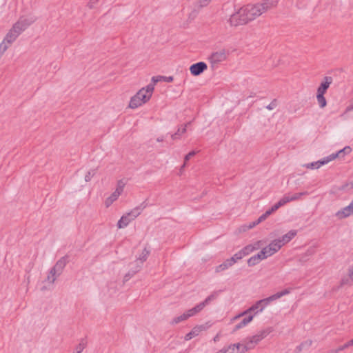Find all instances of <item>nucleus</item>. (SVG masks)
I'll return each instance as SVG.
<instances>
[{"label": "nucleus", "instance_id": "nucleus-22", "mask_svg": "<svg viewBox=\"0 0 353 353\" xmlns=\"http://www.w3.org/2000/svg\"><path fill=\"white\" fill-rule=\"evenodd\" d=\"M121 194L119 192L114 191L107 199L105 200L106 207H109L114 201H116Z\"/></svg>", "mask_w": 353, "mask_h": 353}, {"label": "nucleus", "instance_id": "nucleus-36", "mask_svg": "<svg viewBox=\"0 0 353 353\" xmlns=\"http://www.w3.org/2000/svg\"><path fill=\"white\" fill-rule=\"evenodd\" d=\"M272 332V329L270 327L267 328L265 330H263L260 332H259L257 334L259 335L262 339L265 338L270 332Z\"/></svg>", "mask_w": 353, "mask_h": 353}, {"label": "nucleus", "instance_id": "nucleus-25", "mask_svg": "<svg viewBox=\"0 0 353 353\" xmlns=\"http://www.w3.org/2000/svg\"><path fill=\"white\" fill-rule=\"evenodd\" d=\"M217 296V293L214 292L211 295L208 296L203 302L199 303L201 305L202 309H203L207 305H208L212 301L214 300Z\"/></svg>", "mask_w": 353, "mask_h": 353}, {"label": "nucleus", "instance_id": "nucleus-48", "mask_svg": "<svg viewBox=\"0 0 353 353\" xmlns=\"http://www.w3.org/2000/svg\"><path fill=\"white\" fill-rule=\"evenodd\" d=\"M161 79H163L162 76H155L152 78V83L150 84H154L159 81H161Z\"/></svg>", "mask_w": 353, "mask_h": 353}, {"label": "nucleus", "instance_id": "nucleus-56", "mask_svg": "<svg viewBox=\"0 0 353 353\" xmlns=\"http://www.w3.org/2000/svg\"><path fill=\"white\" fill-rule=\"evenodd\" d=\"M179 136L180 134L176 132V133L171 135V138L174 140L179 139Z\"/></svg>", "mask_w": 353, "mask_h": 353}, {"label": "nucleus", "instance_id": "nucleus-41", "mask_svg": "<svg viewBox=\"0 0 353 353\" xmlns=\"http://www.w3.org/2000/svg\"><path fill=\"white\" fill-rule=\"evenodd\" d=\"M243 257H244V255H243L241 250H240L239 252L234 254V256H232L230 259H233L234 260L235 263L237 261L241 260Z\"/></svg>", "mask_w": 353, "mask_h": 353}, {"label": "nucleus", "instance_id": "nucleus-54", "mask_svg": "<svg viewBox=\"0 0 353 353\" xmlns=\"http://www.w3.org/2000/svg\"><path fill=\"white\" fill-rule=\"evenodd\" d=\"M163 79H161V81H164L166 82H172L173 81L172 77H165L162 76Z\"/></svg>", "mask_w": 353, "mask_h": 353}, {"label": "nucleus", "instance_id": "nucleus-43", "mask_svg": "<svg viewBox=\"0 0 353 353\" xmlns=\"http://www.w3.org/2000/svg\"><path fill=\"white\" fill-rule=\"evenodd\" d=\"M224 349L227 350V352L230 351V353H239L238 349L234 344H232L229 345L228 348Z\"/></svg>", "mask_w": 353, "mask_h": 353}, {"label": "nucleus", "instance_id": "nucleus-5", "mask_svg": "<svg viewBox=\"0 0 353 353\" xmlns=\"http://www.w3.org/2000/svg\"><path fill=\"white\" fill-rule=\"evenodd\" d=\"M228 55V52L225 49H220L212 52L208 59L212 65H215L225 61L227 59Z\"/></svg>", "mask_w": 353, "mask_h": 353}, {"label": "nucleus", "instance_id": "nucleus-52", "mask_svg": "<svg viewBox=\"0 0 353 353\" xmlns=\"http://www.w3.org/2000/svg\"><path fill=\"white\" fill-rule=\"evenodd\" d=\"M268 216L264 213L261 216H259V218L257 219V223H261L262 221H263L264 220H265L267 219Z\"/></svg>", "mask_w": 353, "mask_h": 353}, {"label": "nucleus", "instance_id": "nucleus-51", "mask_svg": "<svg viewBox=\"0 0 353 353\" xmlns=\"http://www.w3.org/2000/svg\"><path fill=\"white\" fill-rule=\"evenodd\" d=\"M261 243V241H258L255 242L254 244H252L254 251L259 250L260 248Z\"/></svg>", "mask_w": 353, "mask_h": 353}, {"label": "nucleus", "instance_id": "nucleus-4", "mask_svg": "<svg viewBox=\"0 0 353 353\" xmlns=\"http://www.w3.org/2000/svg\"><path fill=\"white\" fill-rule=\"evenodd\" d=\"M272 302V301L270 296L265 299H261L256 301L253 305L250 307L246 310L234 316V320H236L241 316L248 315V314H251L252 312L254 313L252 315L255 316L257 314L262 312L263 310Z\"/></svg>", "mask_w": 353, "mask_h": 353}, {"label": "nucleus", "instance_id": "nucleus-1", "mask_svg": "<svg viewBox=\"0 0 353 353\" xmlns=\"http://www.w3.org/2000/svg\"><path fill=\"white\" fill-rule=\"evenodd\" d=\"M261 6L259 3L243 6L232 14L228 21L231 26L246 24L263 13V7Z\"/></svg>", "mask_w": 353, "mask_h": 353}, {"label": "nucleus", "instance_id": "nucleus-32", "mask_svg": "<svg viewBox=\"0 0 353 353\" xmlns=\"http://www.w3.org/2000/svg\"><path fill=\"white\" fill-rule=\"evenodd\" d=\"M186 319H188L187 316H186L185 314L183 313V314H181V315H180V316H179L177 317L174 318L172 319V321L170 322V323L172 325H175V324H177V323H180L181 321H185Z\"/></svg>", "mask_w": 353, "mask_h": 353}, {"label": "nucleus", "instance_id": "nucleus-14", "mask_svg": "<svg viewBox=\"0 0 353 353\" xmlns=\"http://www.w3.org/2000/svg\"><path fill=\"white\" fill-rule=\"evenodd\" d=\"M279 0H262L259 3L261 7H263V13L275 8L278 4Z\"/></svg>", "mask_w": 353, "mask_h": 353}, {"label": "nucleus", "instance_id": "nucleus-64", "mask_svg": "<svg viewBox=\"0 0 353 353\" xmlns=\"http://www.w3.org/2000/svg\"><path fill=\"white\" fill-rule=\"evenodd\" d=\"M88 6L90 7V8H93V5H92V3H88Z\"/></svg>", "mask_w": 353, "mask_h": 353}, {"label": "nucleus", "instance_id": "nucleus-50", "mask_svg": "<svg viewBox=\"0 0 353 353\" xmlns=\"http://www.w3.org/2000/svg\"><path fill=\"white\" fill-rule=\"evenodd\" d=\"M347 347H348V345H347V344L346 343L343 345H341L339 347H338L337 349L334 350V353H339L340 351H342V350H345Z\"/></svg>", "mask_w": 353, "mask_h": 353}, {"label": "nucleus", "instance_id": "nucleus-63", "mask_svg": "<svg viewBox=\"0 0 353 353\" xmlns=\"http://www.w3.org/2000/svg\"><path fill=\"white\" fill-rule=\"evenodd\" d=\"M348 347L353 345V339L347 343Z\"/></svg>", "mask_w": 353, "mask_h": 353}, {"label": "nucleus", "instance_id": "nucleus-58", "mask_svg": "<svg viewBox=\"0 0 353 353\" xmlns=\"http://www.w3.org/2000/svg\"><path fill=\"white\" fill-rule=\"evenodd\" d=\"M259 223H257V220H256V221H254V222H252V223L250 224L249 228L251 229V228H252L253 227H254L255 225H256Z\"/></svg>", "mask_w": 353, "mask_h": 353}, {"label": "nucleus", "instance_id": "nucleus-2", "mask_svg": "<svg viewBox=\"0 0 353 353\" xmlns=\"http://www.w3.org/2000/svg\"><path fill=\"white\" fill-rule=\"evenodd\" d=\"M36 20L37 17L33 15L20 17L7 33L6 41L9 43H13L17 38L30 26L34 23Z\"/></svg>", "mask_w": 353, "mask_h": 353}, {"label": "nucleus", "instance_id": "nucleus-21", "mask_svg": "<svg viewBox=\"0 0 353 353\" xmlns=\"http://www.w3.org/2000/svg\"><path fill=\"white\" fill-rule=\"evenodd\" d=\"M149 254H150V250L145 248L137 261V265H140L141 266V265L143 263V262L145 261L146 259H148Z\"/></svg>", "mask_w": 353, "mask_h": 353}, {"label": "nucleus", "instance_id": "nucleus-24", "mask_svg": "<svg viewBox=\"0 0 353 353\" xmlns=\"http://www.w3.org/2000/svg\"><path fill=\"white\" fill-rule=\"evenodd\" d=\"M246 346L248 350L253 349L257 344L256 341L253 340L252 337L245 339L242 341Z\"/></svg>", "mask_w": 353, "mask_h": 353}, {"label": "nucleus", "instance_id": "nucleus-23", "mask_svg": "<svg viewBox=\"0 0 353 353\" xmlns=\"http://www.w3.org/2000/svg\"><path fill=\"white\" fill-rule=\"evenodd\" d=\"M324 94H325L323 93H316V100L321 108H325L327 105V101L324 97Z\"/></svg>", "mask_w": 353, "mask_h": 353}, {"label": "nucleus", "instance_id": "nucleus-34", "mask_svg": "<svg viewBox=\"0 0 353 353\" xmlns=\"http://www.w3.org/2000/svg\"><path fill=\"white\" fill-rule=\"evenodd\" d=\"M244 256L248 255L250 253L254 251L252 245H248L241 250Z\"/></svg>", "mask_w": 353, "mask_h": 353}, {"label": "nucleus", "instance_id": "nucleus-29", "mask_svg": "<svg viewBox=\"0 0 353 353\" xmlns=\"http://www.w3.org/2000/svg\"><path fill=\"white\" fill-rule=\"evenodd\" d=\"M141 269V265H139L134 270H130L125 276H124V281H128L132 276H133L137 272H139Z\"/></svg>", "mask_w": 353, "mask_h": 353}, {"label": "nucleus", "instance_id": "nucleus-31", "mask_svg": "<svg viewBox=\"0 0 353 353\" xmlns=\"http://www.w3.org/2000/svg\"><path fill=\"white\" fill-rule=\"evenodd\" d=\"M290 202V196L285 195L283 196L276 204L277 205L278 209L286 204L287 203Z\"/></svg>", "mask_w": 353, "mask_h": 353}, {"label": "nucleus", "instance_id": "nucleus-8", "mask_svg": "<svg viewBox=\"0 0 353 353\" xmlns=\"http://www.w3.org/2000/svg\"><path fill=\"white\" fill-rule=\"evenodd\" d=\"M208 68V65L205 62L200 61L192 64L190 68L191 74L194 76H199Z\"/></svg>", "mask_w": 353, "mask_h": 353}, {"label": "nucleus", "instance_id": "nucleus-46", "mask_svg": "<svg viewBox=\"0 0 353 353\" xmlns=\"http://www.w3.org/2000/svg\"><path fill=\"white\" fill-rule=\"evenodd\" d=\"M84 348H85V345L83 343H80L76 347V352H75V353H81Z\"/></svg>", "mask_w": 353, "mask_h": 353}, {"label": "nucleus", "instance_id": "nucleus-35", "mask_svg": "<svg viewBox=\"0 0 353 353\" xmlns=\"http://www.w3.org/2000/svg\"><path fill=\"white\" fill-rule=\"evenodd\" d=\"M125 185V181L123 179L119 180L117 182V188H116L115 191L119 192L120 194H121V192L123 191Z\"/></svg>", "mask_w": 353, "mask_h": 353}, {"label": "nucleus", "instance_id": "nucleus-47", "mask_svg": "<svg viewBox=\"0 0 353 353\" xmlns=\"http://www.w3.org/2000/svg\"><path fill=\"white\" fill-rule=\"evenodd\" d=\"M188 128V124H185L184 126H182L181 128H179L177 132L180 134V136L184 133L186 132Z\"/></svg>", "mask_w": 353, "mask_h": 353}, {"label": "nucleus", "instance_id": "nucleus-42", "mask_svg": "<svg viewBox=\"0 0 353 353\" xmlns=\"http://www.w3.org/2000/svg\"><path fill=\"white\" fill-rule=\"evenodd\" d=\"M212 0H200L198 3H197V6L199 8H203V7H205L207 6L209 3Z\"/></svg>", "mask_w": 353, "mask_h": 353}, {"label": "nucleus", "instance_id": "nucleus-45", "mask_svg": "<svg viewBox=\"0 0 353 353\" xmlns=\"http://www.w3.org/2000/svg\"><path fill=\"white\" fill-rule=\"evenodd\" d=\"M277 210H278L277 205H276V204H274V205L272 206V208L270 209L267 210L265 213L269 216L272 213H273L274 212H275Z\"/></svg>", "mask_w": 353, "mask_h": 353}, {"label": "nucleus", "instance_id": "nucleus-16", "mask_svg": "<svg viewBox=\"0 0 353 353\" xmlns=\"http://www.w3.org/2000/svg\"><path fill=\"white\" fill-rule=\"evenodd\" d=\"M249 315L246 317H245L240 323H237L235 327H234V331H236L238 330H240L243 327H244L245 326H246L248 323H250L253 318H254V315H252L250 314H248Z\"/></svg>", "mask_w": 353, "mask_h": 353}, {"label": "nucleus", "instance_id": "nucleus-9", "mask_svg": "<svg viewBox=\"0 0 353 353\" xmlns=\"http://www.w3.org/2000/svg\"><path fill=\"white\" fill-rule=\"evenodd\" d=\"M67 256H64L61 257L59 260H58L54 265L53 268L51 269L52 270L53 272H56L57 275H61L68 263L67 260Z\"/></svg>", "mask_w": 353, "mask_h": 353}, {"label": "nucleus", "instance_id": "nucleus-30", "mask_svg": "<svg viewBox=\"0 0 353 353\" xmlns=\"http://www.w3.org/2000/svg\"><path fill=\"white\" fill-rule=\"evenodd\" d=\"M308 194H309V193L306 191L302 192H299V193H295V194H292V196H290V201L299 200L301 199V197L303 196H306Z\"/></svg>", "mask_w": 353, "mask_h": 353}, {"label": "nucleus", "instance_id": "nucleus-37", "mask_svg": "<svg viewBox=\"0 0 353 353\" xmlns=\"http://www.w3.org/2000/svg\"><path fill=\"white\" fill-rule=\"evenodd\" d=\"M351 152V148L349 146L345 147L343 149L339 150L336 153H333L332 154H337V157H340L342 154H348Z\"/></svg>", "mask_w": 353, "mask_h": 353}, {"label": "nucleus", "instance_id": "nucleus-62", "mask_svg": "<svg viewBox=\"0 0 353 353\" xmlns=\"http://www.w3.org/2000/svg\"><path fill=\"white\" fill-rule=\"evenodd\" d=\"M163 140H164V137H163V136H162V137H158V138L157 139V141L158 142H161V141H163Z\"/></svg>", "mask_w": 353, "mask_h": 353}, {"label": "nucleus", "instance_id": "nucleus-15", "mask_svg": "<svg viewBox=\"0 0 353 353\" xmlns=\"http://www.w3.org/2000/svg\"><path fill=\"white\" fill-rule=\"evenodd\" d=\"M234 264V260L233 259H228L223 263L216 267L215 272H221L228 270Z\"/></svg>", "mask_w": 353, "mask_h": 353}, {"label": "nucleus", "instance_id": "nucleus-60", "mask_svg": "<svg viewBox=\"0 0 353 353\" xmlns=\"http://www.w3.org/2000/svg\"><path fill=\"white\" fill-rule=\"evenodd\" d=\"M219 338H220L219 334H217L214 337V342H216V341H219Z\"/></svg>", "mask_w": 353, "mask_h": 353}, {"label": "nucleus", "instance_id": "nucleus-12", "mask_svg": "<svg viewBox=\"0 0 353 353\" xmlns=\"http://www.w3.org/2000/svg\"><path fill=\"white\" fill-rule=\"evenodd\" d=\"M332 81L333 80L332 77H325L323 78V81L321 82V85L317 89V92L325 94L330 84L332 83Z\"/></svg>", "mask_w": 353, "mask_h": 353}, {"label": "nucleus", "instance_id": "nucleus-61", "mask_svg": "<svg viewBox=\"0 0 353 353\" xmlns=\"http://www.w3.org/2000/svg\"><path fill=\"white\" fill-rule=\"evenodd\" d=\"M349 275L352 279H353V267L350 270Z\"/></svg>", "mask_w": 353, "mask_h": 353}, {"label": "nucleus", "instance_id": "nucleus-53", "mask_svg": "<svg viewBox=\"0 0 353 353\" xmlns=\"http://www.w3.org/2000/svg\"><path fill=\"white\" fill-rule=\"evenodd\" d=\"M252 338L254 341H256V344H258V343L262 340V338H261L258 334L252 336Z\"/></svg>", "mask_w": 353, "mask_h": 353}, {"label": "nucleus", "instance_id": "nucleus-49", "mask_svg": "<svg viewBox=\"0 0 353 353\" xmlns=\"http://www.w3.org/2000/svg\"><path fill=\"white\" fill-rule=\"evenodd\" d=\"M304 166L309 169H317L318 168H316L317 164H316L315 162L307 163Z\"/></svg>", "mask_w": 353, "mask_h": 353}, {"label": "nucleus", "instance_id": "nucleus-59", "mask_svg": "<svg viewBox=\"0 0 353 353\" xmlns=\"http://www.w3.org/2000/svg\"><path fill=\"white\" fill-rule=\"evenodd\" d=\"M303 343H305V347H310L312 345V341H306Z\"/></svg>", "mask_w": 353, "mask_h": 353}, {"label": "nucleus", "instance_id": "nucleus-55", "mask_svg": "<svg viewBox=\"0 0 353 353\" xmlns=\"http://www.w3.org/2000/svg\"><path fill=\"white\" fill-rule=\"evenodd\" d=\"M353 110V101L350 103V104L346 108V112H350Z\"/></svg>", "mask_w": 353, "mask_h": 353}, {"label": "nucleus", "instance_id": "nucleus-57", "mask_svg": "<svg viewBox=\"0 0 353 353\" xmlns=\"http://www.w3.org/2000/svg\"><path fill=\"white\" fill-rule=\"evenodd\" d=\"M305 347V343H301V345H299V346H297L296 347V350L299 351V352H301L303 348Z\"/></svg>", "mask_w": 353, "mask_h": 353}, {"label": "nucleus", "instance_id": "nucleus-26", "mask_svg": "<svg viewBox=\"0 0 353 353\" xmlns=\"http://www.w3.org/2000/svg\"><path fill=\"white\" fill-rule=\"evenodd\" d=\"M290 292V290L289 289H285L284 290L277 292V293L270 296V297L272 301H274L276 299H280L281 297H282L285 295L288 294Z\"/></svg>", "mask_w": 353, "mask_h": 353}, {"label": "nucleus", "instance_id": "nucleus-6", "mask_svg": "<svg viewBox=\"0 0 353 353\" xmlns=\"http://www.w3.org/2000/svg\"><path fill=\"white\" fill-rule=\"evenodd\" d=\"M154 90V85L148 84L146 88H143L137 93V96L140 97L142 101L145 103L151 97Z\"/></svg>", "mask_w": 353, "mask_h": 353}, {"label": "nucleus", "instance_id": "nucleus-27", "mask_svg": "<svg viewBox=\"0 0 353 353\" xmlns=\"http://www.w3.org/2000/svg\"><path fill=\"white\" fill-rule=\"evenodd\" d=\"M12 43H9L8 41H6V36L3 39V41L0 43V57L3 54V53L6 51V50L8 48L9 46L11 45Z\"/></svg>", "mask_w": 353, "mask_h": 353}, {"label": "nucleus", "instance_id": "nucleus-19", "mask_svg": "<svg viewBox=\"0 0 353 353\" xmlns=\"http://www.w3.org/2000/svg\"><path fill=\"white\" fill-rule=\"evenodd\" d=\"M337 157V154H330L325 158H323L321 160L317 161L315 162L316 164H317L316 168H320L321 166L327 164L330 161L335 159Z\"/></svg>", "mask_w": 353, "mask_h": 353}, {"label": "nucleus", "instance_id": "nucleus-39", "mask_svg": "<svg viewBox=\"0 0 353 353\" xmlns=\"http://www.w3.org/2000/svg\"><path fill=\"white\" fill-rule=\"evenodd\" d=\"M96 174V170H91L88 172L86 175L85 176V181L86 182H88L91 180V179Z\"/></svg>", "mask_w": 353, "mask_h": 353}, {"label": "nucleus", "instance_id": "nucleus-18", "mask_svg": "<svg viewBox=\"0 0 353 353\" xmlns=\"http://www.w3.org/2000/svg\"><path fill=\"white\" fill-rule=\"evenodd\" d=\"M143 103H144L142 100L137 96L136 94L134 97H132L130 99L129 106L130 108L134 109L137 108L139 106L141 105Z\"/></svg>", "mask_w": 353, "mask_h": 353}, {"label": "nucleus", "instance_id": "nucleus-40", "mask_svg": "<svg viewBox=\"0 0 353 353\" xmlns=\"http://www.w3.org/2000/svg\"><path fill=\"white\" fill-rule=\"evenodd\" d=\"M353 189V181L343 185L340 190H350Z\"/></svg>", "mask_w": 353, "mask_h": 353}, {"label": "nucleus", "instance_id": "nucleus-3", "mask_svg": "<svg viewBox=\"0 0 353 353\" xmlns=\"http://www.w3.org/2000/svg\"><path fill=\"white\" fill-rule=\"evenodd\" d=\"M147 203L143 201L140 205L134 208L130 212L123 214L117 223V227L119 228H124L134 219H135L145 208Z\"/></svg>", "mask_w": 353, "mask_h": 353}, {"label": "nucleus", "instance_id": "nucleus-13", "mask_svg": "<svg viewBox=\"0 0 353 353\" xmlns=\"http://www.w3.org/2000/svg\"><path fill=\"white\" fill-rule=\"evenodd\" d=\"M205 329H206V327L204 325H197V326L194 327L191 330V332H190L189 333H188L185 335V339L186 341H189V340L192 339L193 337L198 336L201 332L205 330Z\"/></svg>", "mask_w": 353, "mask_h": 353}, {"label": "nucleus", "instance_id": "nucleus-33", "mask_svg": "<svg viewBox=\"0 0 353 353\" xmlns=\"http://www.w3.org/2000/svg\"><path fill=\"white\" fill-rule=\"evenodd\" d=\"M234 345L238 349L239 353H244L248 351L243 341H241V343H234Z\"/></svg>", "mask_w": 353, "mask_h": 353}, {"label": "nucleus", "instance_id": "nucleus-20", "mask_svg": "<svg viewBox=\"0 0 353 353\" xmlns=\"http://www.w3.org/2000/svg\"><path fill=\"white\" fill-rule=\"evenodd\" d=\"M202 307H201V305H200L199 304L196 305L195 307L187 310L185 314L187 316V319L191 317V316H193L194 315H196V314H198L199 312H201L202 310Z\"/></svg>", "mask_w": 353, "mask_h": 353}, {"label": "nucleus", "instance_id": "nucleus-44", "mask_svg": "<svg viewBox=\"0 0 353 353\" xmlns=\"http://www.w3.org/2000/svg\"><path fill=\"white\" fill-rule=\"evenodd\" d=\"M277 106V101L274 99L268 105L266 106V108L269 110H274Z\"/></svg>", "mask_w": 353, "mask_h": 353}, {"label": "nucleus", "instance_id": "nucleus-10", "mask_svg": "<svg viewBox=\"0 0 353 353\" xmlns=\"http://www.w3.org/2000/svg\"><path fill=\"white\" fill-rule=\"evenodd\" d=\"M268 255L266 254L264 250H261L257 254L250 257L248 260V265L249 266H254L258 264L261 260L268 258Z\"/></svg>", "mask_w": 353, "mask_h": 353}, {"label": "nucleus", "instance_id": "nucleus-17", "mask_svg": "<svg viewBox=\"0 0 353 353\" xmlns=\"http://www.w3.org/2000/svg\"><path fill=\"white\" fill-rule=\"evenodd\" d=\"M296 234V231L295 230H290L287 234L282 236L281 238L278 239L281 241L282 245H285V243L290 241Z\"/></svg>", "mask_w": 353, "mask_h": 353}, {"label": "nucleus", "instance_id": "nucleus-38", "mask_svg": "<svg viewBox=\"0 0 353 353\" xmlns=\"http://www.w3.org/2000/svg\"><path fill=\"white\" fill-rule=\"evenodd\" d=\"M196 151H191L188 154L185 155V157L184 158V163L182 165L181 169L185 168L186 162L188 161L190 159V158L194 157L196 154Z\"/></svg>", "mask_w": 353, "mask_h": 353}, {"label": "nucleus", "instance_id": "nucleus-28", "mask_svg": "<svg viewBox=\"0 0 353 353\" xmlns=\"http://www.w3.org/2000/svg\"><path fill=\"white\" fill-rule=\"evenodd\" d=\"M59 276V275H57V273L53 272L52 270L51 269L49 272L48 276H47L46 281L48 283L53 284L54 283V281H56L57 278Z\"/></svg>", "mask_w": 353, "mask_h": 353}, {"label": "nucleus", "instance_id": "nucleus-7", "mask_svg": "<svg viewBox=\"0 0 353 353\" xmlns=\"http://www.w3.org/2000/svg\"><path fill=\"white\" fill-rule=\"evenodd\" d=\"M282 246L283 245L281 241H280L279 239H275L272 241L268 246L263 248V250H264L268 256H270L278 252Z\"/></svg>", "mask_w": 353, "mask_h": 353}, {"label": "nucleus", "instance_id": "nucleus-11", "mask_svg": "<svg viewBox=\"0 0 353 353\" xmlns=\"http://www.w3.org/2000/svg\"><path fill=\"white\" fill-rule=\"evenodd\" d=\"M352 214H353V200L347 206L336 213V216L340 219L348 217Z\"/></svg>", "mask_w": 353, "mask_h": 353}]
</instances>
